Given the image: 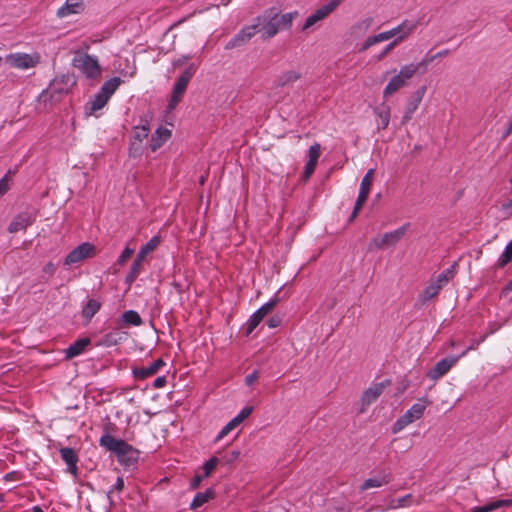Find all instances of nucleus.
Returning a JSON list of instances; mask_svg holds the SVG:
<instances>
[{
	"label": "nucleus",
	"instance_id": "a211bd4d",
	"mask_svg": "<svg viewBox=\"0 0 512 512\" xmlns=\"http://www.w3.org/2000/svg\"><path fill=\"white\" fill-rule=\"evenodd\" d=\"M34 222V217L28 212H21L17 214L11 221L8 231L10 233H16L20 230L26 229Z\"/></svg>",
	"mask_w": 512,
	"mask_h": 512
},
{
	"label": "nucleus",
	"instance_id": "37998d69",
	"mask_svg": "<svg viewBox=\"0 0 512 512\" xmlns=\"http://www.w3.org/2000/svg\"><path fill=\"white\" fill-rule=\"evenodd\" d=\"M368 195L369 194H367V193L359 192L357 200L354 205L353 213L351 215L352 219L356 217L357 213L359 212V210L362 208L365 201L367 200Z\"/></svg>",
	"mask_w": 512,
	"mask_h": 512
},
{
	"label": "nucleus",
	"instance_id": "4d7b16f0",
	"mask_svg": "<svg viewBox=\"0 0 512 512\" xmlns=\"http://www.w3.org/2000/svg\"><path fill=\"white\" fill-rule=\"evenodd\" d=\"M396 46V42H391L389 43L384 49L383 51L378 55V60H381L383 59L387 54H389L393 48Z\"/></svg>",
	"mask_w": 512,
	"mask_h": 512
},
{
	"label": "nucleus",
	"instance_id": "c756f323",
	"mask_svg": "<svg viewBox=\"0 0 512 512\" xmlns=\"http://www.w3.org/2000/svg\"><path fill=\"white\" fill-rule=\"evenodd\" d=\"M161 243V237L159 235L153 236L146 244H144L140 250L138 251L137 255L140 256V258H146L150 253H152Z\"/></svg>",
	"mask_w": 512,
	"mask_h": 512
},
{
	"label": "nucleus",
	"instance_id": "de8ad7c7",
	"mask_svg": "<svg viewBox=\"0 0 512 512\" xmlns=\"http://www.w3.org/2000/svg\"><path fill=\"white\" fill-rule=\"evenodd\" d=\"M485 339L486 335H483L477 340H472L470 346L460 354L461 358L464 357L470 350H475L482 342L485 341Z\"/></svg>",
	"mask_w": 512,
	"mask_h": 512
},
{
	"label": "nucleus",
	"instance_id": "bf43d9fd",
	"mask_svg": "<svg viewBox=\"0 0 512 512\" xmlns=\"http://www.w3.org/2000/svg\"><path fill=\"white\" fill-rule=\"evenodd\" d=\"M56 271V266L54 263L52 262H48L44 267H43V272L48 274V275H53Z\"/></svg>",
	"mask_w": 512,
	"mask_h": 512
},
{
	"label": "nucleus",
	"instance_id": "2eb2a0df",
	"mask_svg": "<svg viewBox=\"0 0 512 512\" xmlns=\"http://www.w3.org/2000/svg\"><path fill=\"white\" fill-rule=\"evenodd\" d=\"M6 62L18 69H29L37 64V60L26 53H12L6 56Z\"/></svg>",
	"mask_w": 512,
	"mask_h": 512
},
{
	"label": "nucleus",
	"instance_id": "4be33fe9",
	"mask_svg": "<svg viewBox=\"0 0 512 512\" xmlns=\"http://www.w3.org/2000/svg\"><path fill=\"white\" fill-rule=\"evenodd\" d=\"M90 342L91 341L89 338H81L76 340L65 349V358L72 359L76 356H79L80 354L83 353V351L90 344Z\"/></svg>",
	"mask_w": 512,
	"mask_h": 512
},
{
	"label": "nucleus",
	"instance_id": "13d9d810",
	"mask_svg": "<svg viewBox=\"0 0 512 512\" xmlns=\"http://www.w3.org/2000/svg\"><path fill=\"white\" fill-rule=\"evenodd\" d=\"M167 379L165 376L157 377L153 382V387L156 389L162 388L166 385Z\"/></svg>",
	"mask_w": 512,
	"mask_h": 512
},
{
	"label": "nucleus",
	"instance_id": "9d476101",
	"mask_svg": "<svg viewBox=\"0 0 512 512\" xmlns=\"http://www.w3.org/2000/svg\"><path fill=\"white\" fill-rule=\"evenodd\" d=\"M341 3V0H331L329 3L321 6L314 13H312L309 17H307L302 29L308 30L316 23L322 21L327 16H329Z\"/></svg>",
	"mask_w": 512,
	"mask_h": 512
},
{
	"label": "nucleus",
	"instance_id": "09e8293b",
	"mask_svg": "<svg viewBox=\"0 0 512 512\" xmlns=\"http://www.w3.org/2000/svg\"><path fill=\"white\" fill-rule=\"evenodd\" d=\"M134 250L132 248H129V247H126L122 253L120 254V256L118 257L117 259V263L119 265H123L127 260L128 258L131 257V255L133 254Z\"/></svg>",
	"mask_w": 512,
	"mask_h": 512
},
{
	"label": "nucleus",
	"instance_id": "20e7f679",
	"mask_svg": "<svg viewBox=\"0 0 512 512\" xmlns=\"http://www.w3.org/2000/svg\"><path fill=\"white\" fill-rule=\"evenodd\" d=\"M73 66L91 79L97 78L101 73L97 57L87 53L76 52L73 58Z\"/></svg>",
	"mask_w": 512,
	"mask_h": 512
},
{
	"label": "nucleus",
	"instance_id": "052dcab7",
	"mask_svg": "<svg viewBox=\"0 0 512 512\" xmlns=\"http://www.w3.org/2000/svg\"><path fill=\"white\" fill-rule=\"evenodd\" d=\"M123 488H124V480H123L122 477H118L116 479L115 484L112 487V490H116L118 492H121L123 490Z\"/></svg>",
	"mask_w": 512,
	"mask_h": 512
},
{
	"label": "nucleus",
	"instance_id": "603ef678",
	"mask_svg": "<svg viewBox=\"0 0 512 512\" xmlns=\"http://www.w3.org/2000/svg\"><path fill=\"white\" fill-rule=\"evenodd\" d=\"M126 66L129 68L128 71L121 70L120 73L125 77H134L136 74V66L134 64L130 65L129 60H125Z\"/></svg>",
	"mask_w": 512,
	"mask_h": 512
},
{
	"label": "nucleus",
	"instance_id": "79ce46f5",
	"mask_svg": "<svg viewBox=\"0 0 512 512\" xmlns=\"http://www.w3.org/2000/svg\"><path fill=\"white\" fill-rule=\"evenodd\" d=\"M13 172L9 170L1 179H0V198L4 196L10 189L11 183V175Z\"/></svg>",
	"mask_w": 512,
	"mask_h": 512
},
{
	"label": "nucleus",
	"instance_id": "8fccbe9b",
	"mask_svg": "<svg viewBox=\"0 0 512 512\" xmlns=\"http://www.w3.org/2000/svg\"><path fill=\"white\" fill-rule=\"evenodd\" d=\"M386 245L384 243V241H382V236L381 237H375L370 243H369V250L373 251L375 249H382L384 248Z\"/></svg>",
	"mask_w": 512,
	"mask_h": 512
},
{
	"label": "nucleus",
	"instance_id": "c03bdc74",
	"mask_svg": "<svg viewBox=\"0 0 512 512\" xmlns=\"http://www.w3.org/2000/svg\"><path fill=\"white\" fill-rule=\"evenodd\" d=\"M295 16H296V13H286V14L279 16L280 27L290 28Z\"/></svg>",
	"mask_w": 512,
	"mask_h": 512
},
{
	"label": "nucleus",
	"instance_id": "58836bf2",
	"mask_svg": "<svg viewBox=\"0 0 512 512\" xmlns=\"http://www.w3.org/2000/svg\"><path fill=\"white\" fill-rule=\"evenodd\" d=\"M374 169H369L361 180L359 192L369 194L374 177Z\"/></svg>",
	"mask_w": 512,
	"mask_h": 512
},
{
	"label": "nucleus",
	"instance_id": "f03ea898",
	"mask_svg": "<svg viewBox=\"0 0 512 512\" xmlns=\"http://www.w3.org/2000/svg\"><path fill=\"white\" fill-rule=\"evenodd\" d=\"M428 65V61L422 60L418 63H410L402 66L397 74H395L387 83L383 90V96L388 97L396 93L401 88L407 85L410 80L419 69H423V72Z\"/></svg>",
	"mask_w": 512,
	"mask_h": 512
},
{
	"label": "nucleus",
	"instance_id": "473e14b6",
	"mask_svg": "<svg viewBox=\"0 0 512 512\" xmlns=\"http://www.w3.org/2000/svg\"><path fill=\"white\" fill-rule=\"evenodd\" d=\"M121 82L122 81L119 77H113L104 82L100 89V92L110 99V97L115 93Z\"/></svg>",
	"mask_w": 512,
	"mask_h": 512
},
{
	"label": "nucleus",
	"instance_id": "393cba45",
	"mask_svg": "<svg viewBox=\"0 0 512 512\" xmlns=\"http://www.w3.org/2000/svg\"><path fill=\"white\" fill-rule=\"evenodd\" d=\"M378 129H386L390 122V108L387 105H380L374 109Z\"/></svg>",
	"mask_w": 512,
	"mask_h": 512
},
{
	"label": "nucleus",
	"instance_id": "0eeeda50",
	"mask_svg": "<svg viewBox=\"0 0 512 512\" xmlns=\"http://www.w3.org/2000/svg\"><path fill=\"white\" fill-rule=\"evenodd\" d=\"M96 254V248L89 242H84L74 248L64 259V265L71 266L91 258Z\"/></svg>",
	"mask_w": 512,
	"mask_h": 512
},
{
	"label": "nucleus",
	"instance_id": "b1692460",
	"mask_svg": "<svg viewBox=\"0 0 512 512\" xmlns=\"http://www.w3.org/2000/svg\"><path fill=\"white\" fill-rule=\"evenodd\" d=\"M149 127L148 124L139 125L134 127L132 132L133 141L131 142V151L138 152L140 147H136L137 144H141V142L148 137Z\"/></svg>",
	"mask_w": 512,
	"mask_h": 512
},
{
	"label": "nucleus",
	"instance_id": "f257e3e1",
	"mask_svg": "<svg viewBox=\"0 0 512 512\" xmlns=\"http://www.w3.org/2000/svg\"><path fill=\"white\" fill-rule=\"evenodd\" d=\"M100 446L114 453L118 461L124 466H130L137 462L139 452L122 439H116L108 433L103 434L99 439Z\"/></svg>",
	"mask_w": 512,
	"mask_h": 512
},
{
	"label": "nucleus",
	"instance_id": "2f4dec72",
	"mask_svg": "<svg viewBox=\"0 0 512 512\" xmlns=\"http://www.w3.org/2000/svg\"><path fill=\"white\" fill-rule=\"evenodd\" d=\"M144 258H140L139 255H136V258L134 259L133 263H132V266L130 268V271L129 273L127 274L126 276V283H133L136 278L138 277L139 273H140V269H141V266L144 262Z\"/></svg>",
	"mask_w": 512,
	"mask_h": 512
},
{
	"label": "nucleus",
	"instance_id": "9b49d317",
	"mask_svg": "<svg viewBox=\"0 0 512 512\" xmlns=\"http://www.w3.org/2000/svg\"><path fill=\"white\" fill-rule=\"evenodd\" d=\"M257 33V25L252 24L243 27L233 38L225 45V49L231 50L246 44Z\"/></svg>",
	"mask_w": 512,
	"mask_h": 512
},
{
	"label": "nucleus",
	"instance_id": "39448f33",
	"mask_svg": "<svg viewBox=\"0 0 512 512\" xmlns=\"http://www.w3.org/2000/svg\"><path fill=\"white\" fill-rule=\"evenodd\" d=\"M196 72V66L194 64H190L178 77L176 80L173 90H172V96L168 103V109L173 110L178 103L180 102L182 96L184 95L187 86L194 76Z\"/></svg>",
	"mask_w": 512,
	"mask_h": 512
},
{
	"label": "nucleus",
	"instance_id": "aec40b11",
	"mask_svg": "<svg viewBox=\"0 0 512 512\" xmlns=\"http://www.w3.org/2000/svg\"><path fill=\"white\" fill-rule=\"evenodd\" d=\"M83 10V2L81 0H66L57 10V16L59 18H65L73 14H78Z\"/></svg>",
	"mask_w": 512,
	"mask_h": 512
},
{
	"label": "nucleus",
	"instance_id": "72a5a7b5",
	"mask_svg": "<svg viewBox=\"0 0 512 512\" xmlns=\"http://www.w3.org/2000/svg\"><path fill=\"white\" fill-rule=\"evenodd\" d=\"M441 288L438 284H435L434 282H431L421 293L420 300L423 304L427 303L428 301L432 300L434 297H436Z\"/></svg>",
	"mask_w": 512,
	"mask_h": 512
},
{
	"label": "nucleus",
	"instance_id": "3c124183",
	"mask_svg": "<svg viewBox=\"0 0 512 512\" xmlns=\"http://www.w3.org/2000/svg\"><path fill=\"white\" fill-rule=\"evenodd\" d=\"M412 499V495L411 494H407L403 497H400L396 500V504L393 505L394 508H398V507H404V506H408L409 505V501Z\"/></svg>",
	"mask_w": 512,
	"mask_h": 512
},
{
	"label": "nucleus",
	"instance_id": "5701e85b",
	"mask_svg": "<svg viewBox=\"0 0 512 512\" xmlns=\"http://www.w3.org/2000/svg\"><path fill=\"white\" fill-rule=\"evenodd\" d=\"M171 136V131L167 128L160 127L152 135L150 140L151 150L154 152L159 149Z\"/></svg>",
	"mask_w": 512,
	"mask_h": 512
},
{
	"label": "nucleus",
	"instance_id": "7ed1b4c3",
	"mask_svg": "<svg viewBox=\"0 0 512 512\" xmlns=\"http://www.w3.org/2000/svg\"><path fill=\"white\" fill-rule=\"evenodd\" d=\"M257 32L265 39L274 37L280 29L279 13L276 8L266 10L262 15L255 19Z\"/></svg>",
	"mask_w": 512,
	"mask_h": 512
},
{
	"label": "nucleus",
	"instance_id": "c85d7f7f",
	"mask_svg": "<svg viewBox=\"0 0 512 512\" xmlns=\"http://www.w3.org/2000/svg\"><path fill=\"white\" fill-rule=\"evenodd\" d=\"M101 304L98 300L90 298L82 308V316L90 321L94 315L100 310Z\"/></svg>",
	"mask_w": 512,
	"mask_h": 512
},
{
	"label": "nucleus",
	"instance_id": "f8f14e48",
	"mask_svg": "<svg viewBox=\"0 0 512 512\" xmlns=\"http://www.w3.org/2000/svg\"><path fill=\"white\" fill-rule=\"evenodd\" d=\"M252 412V406H245L244 408H242L241 411L220 430V432L216 436V441H220L225 436H227L232 430H234L246 418H248Z\"/></svg>",
	"mask_w": 512,
	"mask_h": 512
},
{
	"label": "nucleus",
	"instance_id": "a19ab883",
	"mask_svg": "<svg viewBox=\"0 0 512 512\" xmlns=\"http://www.w3.org/2000/svg\"><path fill=\"white\" fill-rule=\"evenodd\" d=\"M219 463V459L216 456L211 457L208 461L203 464V477H209L215 470Z\"/></svg>",
	"mask_w": 512,
	"mask_h": 512
},
{
	"label": "nucleus",
	"instance_id": "338daca9",
	"mask_svg": "<svg viewBox=\"0 0 512 512\" xmlns=\"http://www.w3.org/2000/svg\"><path fill=\"white\" fill-rule=\"evenodd\" d=\"M239 455H240L239 451H237V450L232 451L230 460L233 461V460L237 459L239 457Z\"/></svg>",
	"mask_w": 512,
	"mask_h": 512
},
{
	"label": "nucleus",
	"instance_id": "e433bc0d",
	"mask_svg": "<svg viewBox=\"0 0 512 512\" xmlns=\"http://www.w3.org/2000/svg\"><path fill=\"white\" fill-rule=\"evenodd\" d=\"M300 77H301V74L295 70L285 71L279 76V79H278L279 85L285 86V85L292 84V83L296 82L298 79H300Z\"/></svg>",
	"mask_w": 512,
	"mask_h": 512
},
{
	"label": "nucleus",
	"instance_id": "6e6552de",
	"mask_svg": "<svg viewBox=\"0 0 512 512\" xmlns=\"http://www.w3.org/2000/svg\"><path fill=\"white\" fill-rule=\"evenodd\" d=\"M390 380H384L379 383H372L361 396V412H364L368 406L374 403L379 396L383 393L384 389L389 386Z\"/></svg>",
	"mask_w": 512,
	"mask_h": 512
},
{
	"label": "nucleus",
	"instance_id": "cd10ccee",
	"mask_svg": "<svg viewBox=\"0 0 512 512\" xmlns=\"http://www.w3.org/2000/svg\"><path fill=\"white\" fill-rule=\"evenodd\" d=\"M405 233L406 225L401 226L396 230L385 233L384 235H382V241H384L386 246L395 245L402 239Z\"/></svg>",
	"mask_w": 512,
	"mask_h": 512
},
{
	"label": "nucleus",
	"instance_id": "dca6fc26",
	"mask_svg": "<svg viewBox=\"0 0 512 512\" xmlns=\"http://www.w3.org/2000/svg\"><path fill=\"white\" fill-rule=\"evenodd\" d=\"M425 92H426V87L425 86H422L420 88H418L412 98L408 101L406 107H405V110H404V113H403V117H402V122L403 123H406L408 121L411 120L413 114L415 113V111L418 109L424 95H425Z\"/></svg>",
	"mask_w": 512,
	"mask_h": 512
},
{
	"label": "nucleus",
	"instance_id": "1a4fd4ad",
	"mask_svg": "<svg viewBox=\"0 0 512 512\" xmlns=\"http://www.w3.org/2000/svg\"><path fill=\"white\" fill-rule=\"evenodd\" d=\"M460 358L461 356L458 355L441 359L427 372V377L432 381L440 379L457 364Z\"/></svg>",
	"mask_w": 512,
	"mask_h": 512
},
{
	"label": "nucleus",
	"instance_id": "f3484780",
	"mask_svg": "<svg viewBox=\"0 0 512 512\" xmlns=\"http://www.w3.org/2000/svg\"><path fill=\"white\" fill-rule=\"evenodd\" d=\"M165 362L162 359H157L148 366H142L133 369V376L137 380H144L150 376L155 375L163 366Z\"/></svg>",
	"mask_w": 512,
	"mask_h": 512
},
{
	"label": "nucleus",
	"instance_id": "ddd939ff",
	"mask_svg": "<svg viewBox=\"0 0 512 512\" xmlns=\"http://www.w3.org/2000/svg\"><path fill=\"white\" fill-rule=\"evenodd\" d=\"M276 304H277V299H271L267 303L263 304L257 311H255L250 316L248 323H247V334L252 333V331L263 320V318L272 311V309L276 306Z\"/></svg>",
	"mask_w": 512,
	"mask_h": 512
},
{
	"label": "nucleus",
	"instance_id": "412c9836",
	"mask_svg": "<svg viewBox=\"0 0 512 512\" xmlns=\"http://www.w3.org/2000/svg\"><path fill=\"white\" fill-rule=\"evenodd\" d=\"M512 506V499H497L488 502L483 506L473 507L470 512H493L503 507Z\"/></svg>",
	"mask_w": 512,
	"mask_h": 512
},
{
	"label": "nucleus",
	"instance_id": "bb28decb",
	"mask_svg": "<svg viewBox=\"0 0 512 512\" xmlns=\"http://www.w3.org/2000/svg\"><path fill=\"white\" fill-rule=\"evenodd\" d=\"M390 481H391L390 474H383L378 477L366 479L360 486V489H361V491H366L370 488L381 487L385 484H388Z\"/></svg>",
	"mask_w": 512,
	"mask_h": 512
},
{
	"label": "nucleus",
	"instance_id": "680f3d73",
	"mask_svg": "<svg viewBox=\"0 0 512 512\" xmlns=\"http://www.w3.org/2000/svg\"><path fill=\"white\" fill-rule=\"evenodd\" d=\"M189 59H190L189 55L182 56L181 58L175 60L173 62V65H174V67L180 66V65L184 64L186 61H188Z\"/></svg>",
	"mask_w": 512,
	"mask_h": 512
},
{
	"label": "nucleus",
	"instance_id": "5fc2aeb1",
	"mask_svg": "<svg viewBox=\"0 0 512 512\" xmlns=\"http://www.w3.org/2000/svg\"><path fill=\"white\" fill-rule=\"evenodd\" d=\"M316 164H317L316 162H312V161L308 160V162L305 165V169H304V177L306 179H308L312 175V173L315 170Z\"/></svg>",
	"mask_w": 512,
	"mask_h": 512
},
{
	"label": "nucleus",
	"instance_id": "c9c22d12",
	"mask_svg": "<svg viewBox=\"0 0 512 512\" xmlns=\"http://www.w3.org/2000/svg\"><path fill=\"white\" fill-rule=\"evenodd\" d=\"M122 321L127 325L140 326L142 319L138 312L134 310H127L121 316Z\"/></svg>",
	"mask_w": 512,
	"mask_h": 512
},
{
	"label": "nucleus",
	"instance_id": "423d86ee",
	"mask_svg": "<svg viewBox=\"0 0 512 512\" xmlns=\"http://www.w3.org/2000/svg\"><path fill=\"white\" fill-rule=\"evenodd\" d=\"M426 409V403L418 401L414 403L405 413L402 415L393 425L392 432L398 433L402 431L406 426L420 419Z\"/></svg>",
	"mask_w": 512,
	"mask_h": 512
},
{
	"label": "nucleus",
	"instance_id": "a878e982",
	"mask_svg": "<svg viewBox=\"0 0 512 512\" xmlns=\"http://www.w3.org/2000/svg\"><path fill=\"white\" fill-rule=\"evenodd\" d=\"M214 496H215V492L212 488H207L204 492H198L195 495L192 502L190 503V509L195 510V509L203 506L209 500L213 499Z\"/></svg>",
	"mask_w": 512,
	"mask_h": 512
},
{
	"label": "nucleus",
	"instance_id": "69168bd1",
	"mask_svg": "<svg viewBox=\"0 0 512 512\" xmlns=\"http://www.w3.org/2000/svg\"><path fill=\"white\" fill-rule=\"evenodd\" d=\"M512 133V120L509 122L506 131L503 134V137L506 138Z\"/></svg>",
	"mask_w": 512,
	"mask_h": 512
},
{
	"label": "nucleus",
	"instance_id": "7c9ffc66",
	"mask_svg": "<svg viewBox=\"0 0 512 512\" xmlns=\"http://www.w3.org/2000/svg\"><path fill=\"white\" fill-rule=\"evenodd\" d=\"M108 100L109 98L99 91L89 102V114H93L96 111L102 109L107 104Z\"/></svg>",
	"mask_w": 512,
	"mask_h": 512
},
{
	"label": "nucleus",
	"instance_id": "864d4df0",
	"mask_svg": "<svg viewBox=\"0 0 512 512\" xmlns=\"http://www.w3.org/2000/svg\"><path fill=\"white\" fill-rule=\"evenodd\" d=\"M204 478H205V477H203V475L196 474V475L191 479V481H190V484H189L190 489H192V490L197 489V488L200 486V484H201V482L203 481V479H204Z\"/></svg>",
	"mask_w": 512,
	"mask_h": 512
},
{
	"label": "nucleus",
	"instance_id": "49530a36",
	"mask_svg": "<svg viewBox=\"0 0 512 512\" xmlns=\"http://www.w3.org/2000/svg\"><path fill=\"white\" fill-rule=\"evenodd\" d=\"M54 92H61V90L56 87V80L51 83L50 87L46 91L41 93L40 99H44L46 101L48 97H53Z\"/></svg>",
	"mask_w": 512,
	"mask_h": 512
},
{
	"label": "nucleus",
	"instance_id": "ea45409f",
	"mask_svg": "<svg viewBox=\"0 0 512 512\" xmlns=\"http://www.w3.org/2000/svg\"><path fill=\"white\" fill-rule=\"evenodd\" d=\"M454 276V267H450L440 273L436 280L433 281L435 284H438L442 289Z\"/></svg>",
	"mask_w": 512,
	"mask_h": 512
},
{
	"label": "nucleus",
	"instance_id": "f704fd0d",
	"mask_svg": "<svg viewBox=\"0 0 512 512\" xmlns=\"http://www.w3.org/2000/svg\"><path fill=\"white\" fill-rule=\"evenodd\" d=\"M512 260V240L506 245L504 251L495 263V268H504Z\"/></svg>",
	"mask_w": 512,
	"mask_h": 512
},
{
	"label": "nucleus",
	"instance_id": "4c0bfd02",
	"mask_svg": "<svg viewBox=\"0 0 512 512\" xmlns=\"http://www.w3.org/2000/svg\"><path fill=\"white\" fill-rule=\"evenodd\" d=\"M387 40H389V34L386 33V31L381 32L377 35L370 36L364 41L362 45V50H367L371 46Z\"/></svg>",
	"mask_w": 512,
	"mask_h": 512
},
{
	"label": "nucleus",
	"instance_id": "6ab92c4d",
	"mask_svg": "<svg viewBox=\"0 0 512 512\" xmlns=\"http://www.w3.org/2000/svg\"><path fill=\"white\" fill-rule=\"evenodd\" d=\"M62 460L67 465V470L72 475H77V462H78V455L76 454L75 450L70 447H63L59 450Z\"/></svg>",
	"mask_w": 512,
	"mask_h": 512
},
{
	"label": "nucleus",
	"instance_id": "6e6d98bb",
	"mask_svg": "<svg viewBox=\"0 0 512 512\" xmlns=\"http://www.w3.org/2000/svg\"><path fill=\"white\" fill-rule=\"evenodd\" d=\"M258 377H259L258 371L254 370L251 374H249L245 377L246 385H248V386L253 385L257 381Z\"/></svg>",
	"mask_w": 512,
	"mask_h": 512
},
{
	"label": "nucleus",
	"instance_id": "0e129e2a",
	"mask_svg": "<svg viewBox=\"0 0 512 512\" xmlns=\"http://www.w3.org/2000/svg\"><path fill=\"white\" fill-rule=\"evenodd\" d=\"M449 53L448 50H441L439 51L436 55L432 56L430 59H424L425 61H428L431 62L432 60H434L435 58H438V57H444L446 56L447 54Z\"/></svg>",
	"mask_w": 512,
	"mask_h": 512
},
{
	"label": "nucleus",
	"instance_id": "4468645a",
	"mask_svg": "<svg viewBox=\"0 0 512 512\" xmlns=\"http://www.w3.org/2000/svg\"><path fill=\"white\" fill-rule=\"evenodd\" d=\"M417 27L416 23H412L408 20H404L397 27H394L386 33L389 34V39L395 38L392 42H396V45L405 40Z\"/></svg>",
	"mask_w": 512,
	"mask_h": 512
},
{
	"label": "nucleus",
	"instance_id": "e2e57ef3",
	"mask_svg": "<svg viewBox=\"0 0 512 512\" xmlns=\"http://www.w3.org/2000/svg\"><path fill=\"white\" fill-rule=\"evenodd\" d=\"M279 324H280V319H279V318L271 317V318L268 320V326H269L270 328H275V327H277Z\"/></svg>",
	"mask_w": 512,
	"mask_h": 512
},
{
	"label": "nucleus",
	"instance_id": "774afa93",
	"mask_svg": "<svg viewBox=\"0 0 512 512\" xmlns=\"http://www.w3.org/2000/svg\"><path fill=\"white\" fill-rule=\"evenodd\" d=\"M32 512H43L42 508L40 506H34L32 508Z\"/></svg>",
	"mask_w": 512,
	"mask_h": 512
},
{
	"label": "nucleus",
	"instance_id": "a18cd8bd",
	"mask_svg": "<svg viewBox=\"0 0 512 512\" xmlns=\"http://www.w3.org/2000/svg\"><path fill=\"white\" fill-rule=\"evenodd\" d=\"M320 157V145L315 143L309 148V161L316 162Z\"/></svg>",
	"mask_w": 512,
	"mask_h": 512
}]
</instances>
